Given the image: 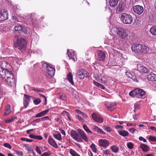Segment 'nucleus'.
Returning a JSON list of instances; mask_svg holds the SVG:
<instances>
[{
	"label": "nucleus",
	"instance_id": "nucleus-48",
	"mask_svg": "<svg viewBox=\"0 0 156 156\" xmlns=\"http://www.w3.org/2000/svg\"><path fill=\"white\" fill-rule=\"evenodd\" d=\"M76 118L77 119H78L79 120L80 122H82L83 121V119H82L81 117L79 115H76Z\"/></svg>",
	"mask_w": 156,
	"mask_h": 156
},
{
	"label": "nucleus",
	"instance_id": "nucleus-29",
	"mask_svg": "<svg viewBox=\"0 0 156 156\" xmlns=\"http://www.w3.org/2000/svg\"><path fill=\"white\" fill-rule=\"evenodd\" d=\"M10 112L11 110L10 106L9 105H8L6 108L5 112L4 114V115L5 116H7L10 113Z\"/></svg>",
	"mask_w": 156,
	"mask_h": 156
},
{
	"label": "nucleus",
	"instance_id": "nucleus-19",
	"mask_svg": "<svg viewBox=\"0 0 156 156\" xmlns=\"http://www.w3.org/2000/svg\"><path fill=\"white\" fill-rule=\"evenodd\" d=\"M125 6L126 5L124 2L121 1L119 2L116 10L119 12H121L125 9Z\"/></svg>",
	"mask_w": 156,
	"mask_h": 156
},
{
	"label": "nucleus",
	"instance_id": "nucleus-44",
	"mask_svg": "<svg viewBox=\"0 0 156 156\" xmlns=\"http://www.w3.org/2000/svg\"><path fill=\"white\" fill-rule=\"evenodd\" d=\"M149 139L150 140L153 141H156V137L153 136H150L149 137Z\"/></svg>",
	"mask_w": 156,
	"mask_h": 156
},
{
	"label": "nucleus",
	"instance_id": "nucleus-16",
	"mask_svg": "<svg viewBox=\"0 0 156 156\" xmlns=\"http://www.w3.org/2000/svg\"><path fill=\"white\" fill-rule=\"evenodd\" d=\"M14 77L13 74L11 71L6 70L4 72L3 75L2 76V79H5L9 78L12 77Z\"/></svg>",
	"mask_w": 156,
	"mask_h": 156
},
{
	"label": "nucleus",
	"instance_id": "nucleus-36",
	"mask_svg": "<svg viewBox=\"0 0 156 156\" xmlns=\"http://www.w3.org/2000/svg\"><path fill=\"white\" fill-rule=\"evenodd\" d=\"M5 71V70L3 68H2L0 66V77H2L4 73L3 71Z\"/></svg>",
	"mask_w": 156,
	"mask_h": 156
},
{
	"label": "nucleus",
	"instance_id": "nucleus-43",
	"mask_svg": "<svg viewBox=\"0 0 156 156\" xmlns=\"http://www.w3.org/2000/svg\"><path fill=\"white\" fill-rule=\"evenodd\" d=\"M130 78L134 81L136 82H138V79L136 78V77L135 76L132 75V76H131Z\"/></svg>",
	"mask_w": 156,
	"mask_h": 156
},
{
	"label": "nucleus",
	"instance_id": "nucleus-28",
	"mask_svg": "<svg viewBox=\"0 0 156 156\" xmlns=\"http://www.w3.org/2000/svg\"><path fill=\"white\" fill-rule=\"evenodd\" d=\"M150 32L153 35H156V26H152L150 29Z\"/></svg>",
	"mask_w": 156,
	"mask_h": 156
},
{
	"label": "nucleus",
	"instance_id": "nucleus-62",
	"mask_svg": "<svg viewBox=\"0 0 156 156\" xmlns=\"http://www.w3.org/2000/svg\"><path fill=\"white\" fill-rule=\"evenodd\" d=\"M30 124H32L33 126H34L36 124V123L35 122V121H34V120H33V121H32L31 122Z\"/></svg>",
	"mask_w": 156,
	"mask_h": 156
},
{
	"label": "nucleus",
	"instance_id": "nucleus-55",
	"mask_svg": "<svg viewBox=\"0 0 156 156\" xmlns=\"http://www.w3.org/2000/svg\"><path fill=\"white\" fill-rule=\"evenodd\" d=\"M65 98V95H60L59 96V98L63 100H64Z\"/></svg>",
	"mask_w": 156,
	"mask_h": 156
},
{
	"label": "nucleus",
	"instance_id": "nucleus-59",
	"mask_svg": "<svg viewBox=\"0 0 156 156\" xmlns=\"http://www.w3.org/2000/svg\"><path fill=\"white\" fill-rule=\"evenodd\" d=\"M93 82H94V84L96 86L98 87L99 86V85L100 84V83H98L96 81H94Z\"/></svg>",
	"mask_w": 156,
	"mask_h": 156
},
{
	"label": "nucleus",
	"instance_id": "nucleus-49",
	"mask_svg": "<svg viewBox=\"0 0 156 156\" xmlns=\"http://www.w3.org/2000/svg\"><path fill=\"white\" fill-rule=\"evenodd\" d=\"M50 119L48 116H46L42 118L41 119V120L42 121H44L47 120H49Z\"/></svg>",
	"mask_w": 156,
	"mask_h": 156
},
{
	"label": "nucleus",
	"instance_id": "nucleus-57",
	"mask_svg": "<svg viewBox=\"0 0 156 156\" xmlns=\"http://www.w3.org/2000/svg\"><path fill=\"white\" fill-rule=\"evenodd\" d=\"M136 130V129L133 128H131L129 129V131L133 133Z\"/></svg>",
	"mask_w": 156,
	"mask_h": 156
},
{
	"label": "nucleus",
	"instance_id": "nucleus-63",
	"mask_svg": "<svg viewBox=\"0 0 156 156\" xmlns=\"http://www.w3.org/2000/svg\"><path fill=\"white\" fill-rule=\"evenodd\" d=\"M98 87L100 88L101 89H104L105 88V87L104 86H103V85H102V84H101L99 85V86Z\"/></svg>",
	"mask_w": 156,
	"mask_h": 156
},
{
	"label": "nucleus",
	"instance_id": "nucleus-3",
	"mask_svg": "<svg viewBox=\"0 0 156 156\" xmlns=\"http://www.w3.org/2000/svg\"><path fill=\"white\" fill-rule=\"evenodd\" d=\"M132 51L135 53H147L148 51L149 48L142 44H135L131 46Z\"/></svg>",
	"mask_w": 156,
	"mask_h": 156
},
{
	"label": "nucleus",
	"instance_id": "nucleus-60",
	"mask_svg": "<svg viewBox=\"0 0 156 156\" xmlns=\"http://www.w3.org/2000/svg\"><path fill=\"white\" fill-rule=\"evenodd\" d=\"M16 153L17 154H19L21 156H22L23 155V153L21 151H17Z\"/></svg>",
	"mask_w": 156,
	"mask_h": 156
},
{
	"label": "nucleus",
	"instance_id": "nucleus-51",
	"mask_svg": "<svg viewBox=\"0 0 156 156\" xmlns=\"http://www.w3.org/2000/svg\"><path fill=\"white\" fill-rule=\"evenodd\" d=\"M139 140H140L143 141L144 142H147L146 140L142 136H140L139 137Z\"/></svg>",
	"mask_w": 156,
	"mask_h": 156
},
{
	"label": "nucleus",
	"instance_id": "nucleus-15",
	"mask_svg": "<svg viewBox=\"0 0 156 156\" xmlns=\"http://www.w3.org/2000/svg\"><path fill=\"white\" fill-rule=\"evenodd\" d=\"M105 57V53L101 50L98 51L97 60L99 61H104Z\"/></svg>",
	"mask_w": 156,
	"mask_h": 156
},
{
	"label": "nucleus",
	"instance_id": "nucleus-18",
	"mask_svg": "<svg viewBox=\"0 0 156 156\" xmlns=\"http://www.w3.org/2000/svg\"><path fill=\"white\" fill-rule=\"evenodd\" d=\"M6 83L9 86L13 85L15 83L14 77L4 79Z\"/></svg>",
	"mask_w": 156,
	"mask_h": 156
},
{
	"label": "nucleus",
	"instance_id": "nucleus-5",
	"mask_svg": "<svg viewBox=\"0 0 156 156\" xmlns=\"http://www.w3.org/2000/svg\"><path fill=\"white\" fill-rule=\"evenodd\" d=\"M42 66L43 68L46 69L47 71L46 75L49 78L52 77L54 75L55 73V69L50 66L46 62H44L42 64Z\"/></svg>",
	"mask_w": 156,
	"mask_h": 156
},
{
	"label": "nucleus",
	"instance_id": "nucleus-10",
	"mask_svg": "<svg viewBox=\"0 0 156 156\" xmlns=\"http://www.w3.org/2000/svg\"><path fill=\"white\" fill-rule=\"evenodd\" d=\"M8 18V13L6 10H0V21L7 20Z\"/></svg>",
	"mask_w": 156,
	"mask_h": 156
},
{
	"label": "nucleus",
	"instance_id": "nucleus-33",
	"mask_svg": "<svg viewBox=\"0 0 156 156\" xmlns=\"http://www.w3.org/2000/svg\"><path fill=\"white\" fill-rule=\"evenodd\" d=\"M83 127L84 129L88 133H92V132L89 129L87 126L85 125H83Z\"/></svg>",
	"mask_w": 156,
	"mask_h": 156
},
{
	"label": "nucleus",
	"instance_id": "nucleus-42",
	"mask_svg": "<svg viewBox=\"0 0 156 156\" xmlns=\"http://www.w3.org/2000/svg\"><path fill=\"white\" fill-rule=\"evenodd\" d=\"M140 108V106L139 105L135 104L134 105V112H135V111H136L137 110L139 109Z\"/></svg>",
	"mask_w": 156,
	"mask_h": 156
},
{
	"label": "nucleus",
	"instance_id": "nucleus-20",
	"mask_svg": "<svg viewBox=\"0 0 156 156\" xmlns=\"http://www.w3.org/2000/svg\"><path fill=\"white\" fill-rule=\"evenodd\" d=\"M48 141V143L51 146L54 147L55 148H58V146L55 141L50 136L49 137Z\"/></svg>",
	"mask_w": 156,
	"mask_h": 156
},
{
	"label": "nucleus",
	"instance_id": "nucleus-58",
	"mask_svg": "<svg viewBox=\"0 0 156 156\" xmlns=\"http://www.w3.org/2000/svg\"><path fill=\"white\" fill-rule=\"evenodd\" d=\"M49 154L48 153L45 152L41 155V156H49Z\"/></svg>",
	"mask_w": 156,
	"mask_h": 156
},
{
	"label": "nucleus",
	"instance_id": "nucleus-54",
	"mask_svg": "<svg viewBox=\"0 0 156 156\" xmlns=\"http://www.w3.org/2000/svg\"><path fill=\"white\" fill-rule=\"evenodd\" d=\"M14 120L13 118H12L11 119H9L7 120H6L5 122L6 123H10L11 122H12Z\"/></svg>",
	"mask_w": 156,
	"mask_h": 156
},
{
	"label": "nucleus",
	"instance_id": "nucleus-32",
	"mask_svg": "<svg viewBox=\"0 0 156 156\" xmlns=\"http://www.w3.org/2000/svg\"><path fill=\"white\" fill-rule=\"evenodd\" d=\"M53 136L55 139L58 140H60L62 139L61 135L60 133H58L57 134H54Z\"/></svg>",
	"mask_w": 156,
	"mask_h": 156
},
{
	"label": "nucleus",
	"instance_id": "nucleus-26",
	"mask_svg": "<svg viewBox=\"0 0 156 156\" xmlns=\"http://www.w3.org/2000/svg\"><path fill=\"white\" fill-rule=\"evenodd\" d=\"M140 147L143 151L144 152L147 151L149 149L148 146L144 144H141L140 145Z\"/></svg>",
	"mask_w": 156,
	"mask_h": 156
},
{
	"label": "nucleus",
	"instance_id": "nucleus-45",
	"mask_svg": "<svg viewBox=\"0 0 156 156\" xmlns=\"http://www.w3.org/2000/svg\"><path fill=\"white\" fill-rule=\"evenodd\" d=\"M4 146L5 147L9 148V149H11L12 147L8 143H5L4 144Z\"/></svg>",
	"mask_w": 156,
	"mask_h": 156
},
{
	"label": "nucleus",
	"instance_id": "nucleus-52",
	"mask_svg": "<svg viewBox=\"0 0 156 156\" xmlns=\"http://www.w3.org/2000/svg\"><path fill=\"white\" fill-rule=\"evenodd\" d=\"M125 73L126 75L128 77L130 78L131 76H132V75L129 72H126Z\"/></svg>",
	"mask_w": 156,
	"mask_h": 156
},
{
	"label": "nucleus",
	"instance_id": "nucleus-40",
	"mask_svg": "<svg viewBox=\"0 0 156 156\" xmlns=\"http://www.w3.org/2000/svg\"><path fill=\"white\" fill-rule=\"evenodd\" d=\"M76 112L79 114H81L84 117L86 116V115L84 113H83V112H81L80 110H76Z\"/></svg>",
	"mask_w": 156,
	"mask_h": 156
},
{
	"label": "nucleus",
	"instance_id": "nucleus-56",
	"mask_svg": "<svg viewBox=\"0 0 156 156\" xmlns=\"http://www.w3.org/2000/svg\"><path fill=\"white\" fill-rule=\"evenodd\" d=\"M115 128L116 129H123V127L120 125H117L115 126Z\"/></svg>",
	"mask_w": 156,
	"mask_h": 156
},
{
	"label": "nucleus",
	"instance_id": "nucleus-6",
	"mask_svg": "<svg viewBox=\"0 0 156 156\" xmlns=\"http://www.w3.org/2000/svg\"><path fill=\"white\" fill-rule=\"evenodd\" d=\"M121 20L123 23L126 24H130L132 23L133 18L129 14L123 13L121 15Z\"/></svg>",
	"mask_w": 156,
	"mask_h": 156
},
{
	"label": "nucleus",
	"instance_id": "nucleus-53",
	"mask_svg": "<svg viewBox=\"0 0 156 156\" xmlns=\"http://www.w3.org/2000/svg\"><path fill=\"white\" fill-rule=\"evenodd\" d=\"M97 132L98 133H100L101 134H105V133H104V132L102 130H101V129L99 128V129L98 130V131Z\"/></svg>",
	"mask_w": 156,
	"mask_h": 156
},
{
	"label": "nucleus",
	"instance_id": "nucleus-17",
	"mask_svg": "<svg viewBox=\"0 0 156 156\" xmlns=\"http://www.w3.org/2000/svg\"><path fill=\"white\" fill-rule=\"evenodd\" d=\"M98 142L100 146L104 147H107L109 144L108 141L105 139H99Z\"/></svg>",
	"mask_w": 156,
	"mask_h": 156
},
{
	"label": "nucleus",
	"instance_id": "nucleus-64",
	"mask_svg": "<svg viewBox=\"0 0 156 156\" xmlns=\"http://www.w3.org/2000/svg\"><path fill=\"white\" fill-rule=\"evenodd\" d=\"M69 53V50H67V54H68V56L69 57V58H70L71 57V54Z\"/></svg>",
	"mask_w": 156,
	"mask_h": 156
},
{
	"label": "nucleus",
	"instance_id": "nucleus-13",
	"mask_svg": "<svg viewBox=\"0 0 156 156\" xmlns=\"http://www.w3.org/2000/svg\"><path fill=\"white\" fill-rule=\"evenodd\" d=\"M92 116L93 119L97 122L102 123L103 121V119L99 115L94 113L92 114Z\"/></svg>",
	"mask_w": 156,
	"mask_h": 156
},
{
	"label": "nucleus",
	"instance_id": "nucleus-46",
	"mask_svg": "<svg viewBox=\"0 0 156 156\" xmlns=\"http://www.w3.org/2000/svg\"><path fill=\"white\" fill-rule=\"evenodd\" d=\"M49 110L48 109H47L41 112V114L42 116L45 115L47 113L49 112Z\"/></svg>",
	"mask_w": 156,
	"mask_h": 156
},
{
	"label": "nucleus",
	"instance_id": "nucleus-25",
	"mask_svg": "<svg viewBox=\"0 0 156 156\" xmlns=\"http://www.w3.org/2000/svg\"><path fill=\"white\" fill-rule=\"evenodd\" d=\"M119 0H110L109 5L112 7H114L117 4Z\"/></svg>",
	"mask_w": 156,
	"mask_h": 156
},
{
	"label": "nucleus",
	"instance_id": "nucleus-24",
	"mask_svg": "<svg viewBox=\"0 0 156 156\" xmlns=\"http://www.w3.org/2000/svg\"><path fill=\"white\" fill-rule=\"evenodd\" d=\"M139 69L140 71L144 73H147L149 72V69H148L143 66H140Z\"/></svg>",
	"mask_w": 156,
	"mask_h": 156
},
{
	"label": "nucleus",
	"instance_id": "nucleus-31",
	"mask_svg": "<svg viewBox=\"0 0 156 156\" xmlns=\"http://www.w3.org/2000/svg\"><path fill=\"white\" fill-rule=\"evenodd\" d=\"M70 153L73 156H80L76 151L72 149L70 150Z\"/></svg>",
	"mask_w": 156,
	"mask_h": 156
},
{
	"label": "nucleus",
	"instance_id": "nucleus-35",
	"mask_svg": "<svg viewBox=\"0 0 156 156\" xmlns=\"http://www.w3.org/2000/svg\"><path fill=\"white\" fill-rule=\"evenodd\" d=\"M41 100L39 98H37L34 100V103L35 105H37L40 104L41 102Z\"/></svg>",
	"mask_w": 156,
	"mask_h": 156
},
{
	"label": "nucleus",
	"instance_id": "nucleus-27",
	"mask_svg": "<svg viewBox=\"0 0 156 156\" xmlns=\"http://www.w3.org/2000/svg\"><path fill=\"white\" fill-rule=\"evenodd\" d=\"M118 133L119 135L124 137L127 136L129 135V133L125 130H119Z\"/></svg>",
	"mask_w": 156,
	"mask_h": 156
},
{
	"label": "nucleus",
	"instance_id": "nucleus-47",
	"mask_svg": "<svg viewBox=\"0 0 156 156\" xmlns=\"http://www.w3.org/2000/svg\"><path fill=\"white\" fill-rule=\"evenodd\" d=\"M12 21L13 22L16 23L18 21V20L16 19V18L15 16H12V17L11 19Z\"/></svg>",
	"mask_w": 156,
	"mask_h": 156
},
{
	"label": "nucleus",
	"instance_id": "nucleus-34",
	"mask_svg": "<svg viewBox=\"0 0 156 156\" xmlns=\"http://www.w3.org/2000/svg\"><path fill=\"white\" fill-rule=\"evenodd\" d=\"M90 148L93 152H96L97 149L96 148L95 145L94 144H93L91 145Z\"/></svg>",
	"mask_w": 156,
	"mask_h": 156
},
{
	"label": "nucleus",
	"instance_id": "nucleus-23",
	"mask_svg": "<svg viewBox=\"0 0 156 156\" xmlns=\"http://www.w3.org/2000/svg\"><path fill=\"white\" fill-rule=\"evenodd\" d=\"M9 65L8 62L5 61H3L1 62L0 64V66L2 68H3L5 71L7 70V67L8 65Z\"/></svg>",
	"mask_w": 156,
	"mask_h": 156
},
{
	"label": "nucleus",
	"instance_id": "nucleus-37",
	"mask_svg": "<svg viewBox=\"0 0 156 156\" xmlns=\"http://www.w3.org/2000/svg\"><path fill=\"white\" fill-rule=\"evenodd\" d=\"M36 150L37 152L39 154H41V151L40 148L38 146H36Z\"/></svg>",
	"mask_w": 156,
	"mask_h": 156
},
{
	"label": "nucleus",
	"instance_id": "nucleus-2",
	"mask_svg": "<svg viewBox=\"0 0 156 156\" xmlns=\"http://www.w3.org/2000/svg\"><path fill=\"white\" fill-rule=\"evenodd\" d=\"M15 39V41L14 43L15 47L17 48L21 52L23 53L26 48L27 44L26 41L20 36H16Z\"/></svg>",
	"mask_w": 156,
	"mask_h": 156
},
{
	"label": "nucleus",
	"instance_id": "nucleus-14",
	"mask_svg": "<svg viewBox=\"0 0 156 156\" xmlns=\"http://www.w3.org/2000/svg\"><path fill=\"white\" fill-rule=\"evenodd\" d=\"M14 29L16 31H18L19 33L23 32L25 34L27 33V30L23 26L20 25H18L15 26Z\"/></svg>",
	"mask_w": 156,
	"mask_h": 156
},
{
	"label": "nucleus",
	"instance_id": "nucleus-11",
	"mask_svg": "<svg viewBox=\"0 0 156 156\" xmlns=\"http://www.w3.org/2000/svg\"><path fill=\"white\" fill-rule=\"evenodd\" d=\"M34 98L33 97L28 95L26 94L24 95L23 98V105L25 108H27L29 104L31 99L34 100Z\"/></svg>",
	"mask_w": 156,
	"mask_h": 156
},
{
	"label": "nucleus",
	"instance_id": "nucleus-41",
	"mask_svg": "<svg viewBox=\"0 0 156 156\" xmlns=\"http://www.w3.org/2000/svg\"><path fill=\"white\" fill-rule=\"evenodd\" d=\"M43 139V137L41 136L38 135H35V139L41 140Z\"/></svg>",
	"mask_w": 156,
	"mask_h": 156
},
{
	"label": "nucleus",
	"instance_id": "nucleus-21",
	"mask_svg": "<svg viewBox=\"0 0 156 156\" xmlns=\"http://www.w3.org/2000/svg\"><path fill=\"white\" fill-rule=\"evenodd\" d=\"M147 79L151 81H156V74L153 72L147 75Z\"/></svg>",
	"mask_w": 156,
	"mask_h": 156
},
{
	"label": "nucleus",
	"instance_id": "nucleus-22",
	"mask_svg": "<svg viewBox=\"0 0 156 156\" xmlns=\"http://www.w3.org/2000/svg\"><path fill=\"white\" fill-rule=\"evenodd\" d=\"M66 78L67 80L72 85H74V83L73 80V75L71 73H69L67 75Z\"/></svg>",
	"mask_w": 156,
	"mask_h": 156
},
{
	"label": "nucleus",
	"instance_id": "nucleus-9",
	"mask_svg": "<svg viewBox=\"0 0 156 156\" xmlns=\"http://www.w3.org/2000/svg\"><path fill=\"white\" fill-rule=\"evenodd\" d=\"M105 105L109 111L112 112L116 108V105L115 103L105 101Z\"/></svg>",
	"mask_w": 156,
	"mask_h": 156
},
{
	"label": "nucleus",
	"instance_id": "nucleus-12",
	"mask_svg": "<svg viewBox=\"0 0 156 156\" xmlns=\"http://www.w3.org/2000/svg\"><path fill=\"white\" fill-rule=\"evenodd\" d=\"M133 11L138 15L141 14L144 11L143 7L140 5L134 6L133 7Z\"/></svg>",
	"mask_w": 156,
	"mask_h": 156
},
{
	"label": "nucleus",
	"instance_id": "nucleus-61",
	"mask_svg": "<svg viewBox=\"0 0 156 156\" xmlns=\"http://www.w3.org/2000/svg\"><path fill=\"white\" fill-rule=\"evenodd\" d=\"M41 116H42V115H41V112H40V113L37 114V115H35V117L36 118H37V117H41Z\"/></svg>",
	"mask_w": 156,
	"mask_h": 156
},
{
	"label": "nucleus",
	"instance_id": "nucleus-1",
	"mask_svg": "<svg viewBox=\"0 0 156 156\" xmlns=\"http://www.w3.org/2000/svg\"><path fill=\"white\" fill-rule=\"evenodd\" d=\"M77 131L78 133L73 130L70 131V136L74 139L79 142H82V139L87 142L89 141V139L83 130L79 129Z\"/></svg>",
	"mask_w": 156,
	"mask_h": 156
},
{
	"label": "nucleus",
	"instance_id": "nucleus-8",
	"mask_svg": "<svg viewBox=\"0 0 156 156\" xmlns=\"http://www.w3.org/2000/svg\"><path fill=\"white\" fill-rule=\"evenodd\" d=\"M76 75L80 79H83L85 77L89 76V73L87 72L83 69H79L77 71Z\"/></svg>",
	"mask_w": 156,
	"mask_h": 156
},
{
	"label": "nucleus",
	"instance_id": "nucleus-7",
	"mask_svg": "<svg viewBox=\"0 0 156 156\" xmlns=\"http://www.w3.org/2000/svg\"><path fill=\"white\" fill-rule=\"evenodd\" d=\"M117 34L120 38L125 39L128 36L129 31L128 30L122 28H117L115 29Z\"/></svg>",
	"mask_w": 156,
	"mask_h": 156
},
{
	"label": "nucleus",
	"instance_id": "nucleus-4",
	"mask_svg": "<svg viewBox=\"0 0 156 156\" xmlns=\"http://www.w3.org/2000/svg\"><path fill=\"white\" fill-rule=\"evenodd\" d=\"M146 92L142 89L136 88L129 92V95L132 97L142 98L145 97Z\"/></svg>",
	"mask_w": 156,
	"mask_h": 156
},
{
	"label": "nucleus",
	"instance_id": "nucleus-50",
	"mask_svg": "<svg viewBox=\"0 0 156 156\" xmlns=\"http://www.w3.org/2000/svg\"><path fill=\"white\" fill-rule=\"evenodd\" d=\"M92 129L94 131L98 132L99 128L97 126H94L92 127Z\"/></svg>",
	"mask_w": 156,
	"mask_h": 156
},
{
	"label": "nucleus",
	"instance_id": "nucleus-30",
	"mask_svg": "<svg viewBox=\"0 0 156 156\" xmlns=\"http://www.w3.org/2000/svg\"><path fill=\"white\" fill-rule=\"evenodd\" d=\"M111 149L113 152L115 153H117L119 150V147L115 145L112 146L111 147Z\"/></svg>",
	"mask_w": 156,
	"mask_h": 156
},
{
	"label": "nucleus",
	"instance_id": "nucleus-39",
	"mask_svg": "<svg viewBox=\"0 0 156 156\" xmlns=\"http://www.w3.org/2000/svg\"><path fill=\"white\" fill-rule=\"evenodd\" d=\"M103 127L104 129L106 130L108 132H110L112 131L111 128L107 126H104Z\"/></svg>",
	"mask_w": 156,
	"mask_h": 156
},
{
	"label": "nucleus",
	"instance_id": "nucleus-38",
	"mask_svg": "<svg viewBox=\"0 0 156 156\" xmlns=\"http://www.w3.org/2000/svg\"><path fill=\"white\" fill-rule=\"evenodd\" d=\"M127 146L129 149H132L133 147V144L132 143H128L127 144Z\"/></svg>",
	"mask_w": 156,
	"mask_h": 156
}]
</instances>
